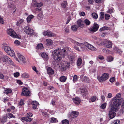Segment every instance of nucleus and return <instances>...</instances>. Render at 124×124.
I'll use <instances>...</instances> for the list:
<instances>
[{"mask_svg":"<svg viewBox=\"0 0 124 124\" xmlns=\"http://www.w3.org/2000/svg\"><path fill=\"white\" fill-rule=\"evenodd\" d=\"M77 24L81 28L83 26V22L81 19H79L77 21Z\"/></svg>","mask_w":124,"mask_h":124,"instance_id":"nucleus-21","label":"nucleus"},{"mask_svg":"<svg viewBox=\"0 0 124 124\" xmlns=\"http://www.w3.org/2000/svg\"><path fill=\"white\" fill-rule=\"evenodd\" d=\"M19 73L18 72H16L14 74V76L16 78L18 77L19 75Z\"/></svg>","mask_w":124,"mask_h":124,"instance_id":"nucleus-60","label":"nucleus"},{"mask_svg":"<svg viewBox=\"0 0 124 124\" xmlns=\"http://www.w3.org/2000/svg\"><path fill=\"white\" fill-rule=\"evenodd\" d=\"M120 99L113 98L111 102V108L114 109L116 110H118L119 106L120 105Z\"/></svg>","mask_w":124,"mask_h":124,"instance_id":"nucleus-3","label":"nucleus"},{"mask_svg":"<svg viewBox=\"0 0 124 124\" xmlns=\"http://www.w3.org/2000/svg\"><path fill=\"white\" fill-rule=\"evenodd\" d=\"M97 97L95 96H93L91 98V101H89L90 102H93L95 101L97 99Z\"/></svg>","mask_w":124,"mask_h":124,"instance_id":"nucleus-40","label":"nucleus"},{"mask_svg":"<svg viewBox=\"0 0 124 124\" xmlns=\"http://www.w3.org/2000/svg\"><path fill=\"white\" fill-rule=\"evenodd\" d=\"M78 26L77 25H73L71 27V29L74 31H76L78 28Z\"/></svg>","mask_w":124,"mask_h":124,"instance_id":"nucleus-28","label":"nucleus"},{"mask_svg":"<svg viewBox=\"0 0 124 124\" xmlns=\"http://www.w3.org/2000/svg\"><path fill=\"white\" fill-rule=\"evenodd\" d=\"M7 62H8L10 64L13 65V62L12 60L9 57H8V59L7 60Z\"/></svg>","mask_w":124,"mask_h":124,"instance_id":"nucleus-47","label":"nucleus"},{"mask_svg":"<svg viewBox=\"0 0 124 124\" xmlns=\"http://www.w3.org/2000/svg\"><path fill=\"white\" fill-rule=\"evenodd\" d=\"M83 81L85 82H88L89 81V78L86 77H84L82 79Z\"/></svg>","mask_w":124,"mask_h":124,"instance_id":"nucleus-37","label":"nucleus"},{"mask_svg":"<svg viewBox=\"0 0 124 124\" xmlns=\"http://www.w3.org/2000/svg\"><path fill=\"white\" fill-rule=\"evenodd\" d=\"M47 73L49 74L52 75L54 73V72L53 69L50 67H48L47 69Z\"/></svg>","mask_w":124,"mask_h":124,"instance_id":"nucleus-17","label":"nucleus"},{"mask_svg":"<svg viewBox=\"0 0 124 124\" xmlns=\"http://www.w3.org/2000/svg\"><path fill=\"white\" fill-rule=\"evenodd\" d=\"M99 27V25L97 24L96 23H94V24L93 27L95 30L96 29V31L98 30Z\"/></svg>","mask_w":124,"mask_h":124,"instance_id":"nucleus-38","label":"nucleus"},{"mask_svg":"<svg viewBox=\"0 0 124 124\" xmlns=\"http://www.w3.org/2000/svg\"><path fill=\"white\" fill-rule=\"evenodd\" d=\"M80 92L83 95H86L87 93V90L85 89H80Z\"/></svg>","mask_w":124,"mask_h":124,"instance_id":"nucleus-22","label":"nucleus"},{"mask_svg":"<svg viewBox=\"0 0 124 124\" xmlns=\"http://www.w3.org/2000/svg\"><path fill=\"white\" fill-rule=\"evenodd\" d=\"M82 62V59L80 58H79L77 62V65L78 66H80Z\"/></svg>","mask_w":124,"mask_h":124,"instance_id":"nucleus-27","label":"nucleus"},{"mask_svg":"<svg viewBox=\"0 0 124 124\" xmlns=\"http://www.w3.org/2000/svg\"><path fill=\"white\" fill-rule=\"evenodd\" d=\"M120 121L118 120H116L112 122L111 124H119Z\"/></svg>","mask_w":124,"mask_h":124,"instance_id":"nucleus-48","label":"nucleus"},{"mask_svg":"<svg viewBox=\"0 0 124 124\" xmlns=\"http://www.w3.org/2000/svg\"><path fill=\"white\" fill-rule=\"evenodd\" d=\"M32 69L37 74H38V71L36 70V68L35 67H32Z\"/></svg>","mask_w":124,"mask_h":124,"instance_id":"nucleus-62","label":"nucleus"},{"mask_svg":"<svg viewBox=\"0 0 124 124\" xmlns=\"http://www.w3.org/2000/svg\"><path fill=\"white\" fill-rule=\"evenodd\" d=\"M41 13L39 14L37 16V18L40 20L43 17V16L42 13Z\"/></svg>","mask_w":124,"mask_h":124,"instance_id":"nucleus-42","label":"nucleus"},{"mask_svg":"<svg viewBox=\"0 0 124 124\" xmlns=\"http://www.w3.org/2000/svg\"><path fill=\"white\" fill-rule=\"evenodd\" d=\"M84 23L87 25H89L90 24L91 22L88 19H86L84 20Z\"/></svg>","mask_w":124,"mask_h":124,"instance_id":"nucleus-46","label":"nucleus"},{"mask_svg":"<svg viewBox=\"0 0 124 124\" xmlns=\"http://www.w3.org/2000/svg\"><path fill=\"white\" fill-rule=\"evenodd\" d=\"M12 91L11 89L9 88H7L6 90L4 91V93L6 94H8L9 93H11Z\"/></svg>","mask_w":124,"mask_h":124,"instance_id":"nucleus-19","label":"nucleus"},{"mask_svg":"<svg viewBox=\"0 0 124 124\" xmlns=\"http://www.w3.org/2000/svg\"><path fill=\"white\" fill-rule=\"evenodd\" d=\"M50 31L47 30L44 32L43 33V35L45 36H47L49 37Z\"/></svg>","mask_w":124,"mask_h":124,"instance_id":"nucleus-34","label":"nucleus"},{"mask_svg":"<svg viewBox=\"0 0 124 124\" xmlns=\"http://www.w3.org/2000/svg\"><path fill=\"white\" fill-rule=\"evenodd\" d=\"M79 115V113L76 111H73L71 113L70 115L69 116L70 118H73L78 116Z\"/></svg>","mask_w":124,"mask_h":124,"instance_id":"nucleus-14","label":"nucleus"},{"mask_svg":"<svg viewBox=\"0 0 124 124\" xmlns=\"http://www.w3.org/2000/svg\"><path fill=\"white\" fill-rule=\"evenodd\" d=\"M95 2L97 3H100L104 2V0H94Z\"/></svg>","mask_w":124,"mask_h":124,"instance_id":"nucleus-53","label":"nucleus"},{"mask_svg":"<svg viewBox=\"0 0 124 124\" xmlns=\"http://www.w3.org/2000/svg\"><path fill=\"white\" fill-rule=\"evenodd\" d=\"M56 35L54 33H52L51 31L50 33V35L49 37H54L56 36Z\"/></svg>","mask_w":124,"mask_h":124,"instance_id":"nucleus-58","label":"nucleus"},{"mask_svg":"<svg viewBox=\"0 0 124 124\" xmlns=\"http://www.w3.org/2000/svg\"><path fill=\"white\" fill-rule=\"evenodd\" d=\"M46 41L48 45H51L53 43V41L50 39H46Z\"/></svg>","mask_w":124,"mask_h":124,"instance_id":"nucleus-26","label":"nucleus"},{"mask_svg":"<svg viewBox=\"0 0 124 124\" xmlns=\"http://www.w3.org/2000/svg\"><path fill=\"white\" fill-rule=\"evenodd\" d=\"M70 63H65L61 65V69L62 71H64L66 69L69 68L70 66Z\"/></svg>","mask_w":124,"mask_h":124,"instance_id":"nucleus-13","label":"nucleus"},{"mask_svg":"<svg viewBox=\"0 0 124 124\" xmlns=\"http://www.w3.org/2000/svg\"><path fill=\"white\" fill-rule=\"evenodd\" d=\"M43 5V3L41 2L37 3L35 2L33 3V6L34 7H41Z\"/></svg>","mask_w":124,"mask_h":124,"instance_id":"nucleus-20","label":"nucleus"},{"mask_svg":"<svg viewBox=\"0 0 124 124\" xmlns=\"http://www.w3.org/2000/svg\"><path fill=\"white\" fill-rule=\"evenodd\" d=\"M30 91L27 88L24 87L23 88L22 95L23 96H30Z\"/></svg>","mask_w":124,"mask_h":124,"instance_id":"nucleus-10","label":"nucleus"},{"mask_svg":"<svg viewBox=\"0 0 124 124\" xmlns=\"http://www.w3.org/2000/svg\"><path fill=\"white\" fill-rule=\"evenodd\" d=\"M96 29L95 30V29H94V28L93 27L92 28H90L89 30L91 32H94L96 31Z\"/></svg>","mask_w":124,"mask_h":124,"instance_id":"nucleus-61","label":"nucleus"},{"mask_svg":"<svg viewBox=\"0 0 124 124\" xmlns=\"http://www.w3.org/2000/svg\"><path fill=\"white\" fill-rule=\"evenodd\" d=\"M67 5V1L63 2L61 4L62 7L63 8H65Z\"/></svg>","mask_w":124,"mask_h":124,"instance_id":"nucleus-32","label":"nucleus"},{"mask_svg":"<svg viewBox=\"0 0 124 124\" xmlns=\"http://www.w3.org/2000/svg\"><path fill=\"white\" fill-rule=\"evenodd\" d=\"M117 111L118 110H116L114 109L111 108L108 113L109 117L111 119L114 118L115 116L116 115L115 112Z\"/></svg>","mask_w":124,"mask_h":124,"instance_id":"nucleus-6","label":"nucleus"},{"mask_svg":"<svg viewBox=\"0 0 124 124\" xmlns=\"http://www.w3.org/2000/svg\"><path fill=\"white\" fill-rule=\"evenodd\" d=\"M108 28L106 26H104L100 28L99 31H102L105 30H107Z\"/></svg>","mask_w":124,"mask_h":124,"instance_id":"nucleus-55","label":"nucleus"},{"mask_svg":"<svg viewBox=\"0 0 124 124\" xmlns=\"http://www.w3.org/2000/svg\"><path fill=\"white\" fill-rule=\"evenodd\" d=\"M7 116H9L10 118L13 117L14 118H15L16 117L15 116H13L12 114L10 113H9L8 114Z\"/></svg>","mask_w":124,"mask_h":124,"instance_id":"nucleus-57","label":"nucleus"},{"mask_svg":"<svg viewBox=\"0 0 124 124\" xmlns=\"http://www.w3.org/2000/svg\"><path fill=\"white\" fill-rule=\"evenodd\" d=\"M110 16V15L108 14H106L105 15V19L106 20H108Z\"/></svg>","mask_w":124,"mask_h":124,"instance_id":"nucleus-56","label":"nucleus"},{"mask_svg":"<svg viewBox=\"0 0 124 124\" xmlns=\"http://www.w3.org/2000/svg\"><path fill=\"white\" fill-rule=\"evenodd\" d=\"M106 104H107L106 103L102 104L100 106L101 108L102 109L105 108L106 106Z\"/></svg>","mask_w":124,"mask_h":124,"instance_id":"nucleus-54","label":"nucleus"},{"mask_svg":"<svg viewBox=\"0 0 124 124\" xmlns=\"http://www.w3.org/2000/svg\"><path fill=\"white\" fill-rule=\"evenodd\" d=\"M66 80V78L64 76H62L60 78V81L62 82H65Z\"/></svg>","mask_w":124,"mask_h":124,"instance_id":"nucleus-33","label":"nucleus"},{"mask_svg":"<svg viewBox=\"0 0 124 124\" xmlns=\"http://www.w3.org/2000/svg\"><path fill=\"white\" fill-rule=\"evenodd\" d=\"M36 11L39 12L40 13H42V11L41 9L40 8H36Z\"/></svg>","mask_w":124,"mask_h":124,"instance_id":"nucleus-59","label":"nucleus"},{"mask_svg":"<svg viewBox=\"0 0 124 124\" xmlns=\"http://www.w3.org/2000/svg\"><path fill=\"white\" fill-rule=\"evenodd\" d=\"M99 27V25L97 24L96 23H94V24L93 27L95 30L96 29V31L98 30Z\"/></svg>","mask_w":124,"mask_h":124,"instance_id":"nucleus-39","label":"nucleus"},{"mask_svg":"<svg viewBox=\"0 0 124 124\" xmlns=\"http://www.w3.org/2000/svg\"><path fill=\"white\" fill-rule=\"evenodd\" d=\"M31 28L28 26L25 27L23 28L24 31L27 34L28 33V31Z\"/></svg>","mask_w":124,"mask_h":124,"instance_id":"nucleus-30","label":"nucleus"},{"mask_svg":"<svg viewBox=\"0 0 124 124\" xmlns=\"http://www.w3.org/2000/svg\"><path fill=\"white\" fill-rule=\"evenodd\" d=\"M22 76L23 77L25 78H28L29 76L28 73H23L22 75Z\"/></svg>","mask_w":124,"mask_h":124,"instance_id":"nucleus-43","label":"nucleus"},{"mask_svg":"<svg viewBox=\"0 0 124 124\" xmlns=\"http://www.w3.org/2000/svg\"><path fill=\"white\" fill-rule=\"evenodd\" d=\"M63 54V56L65 57L66 56L68 53L72 51V49L69 47H66L62 49Z\"/></svg>","mask_w":124,"mask_h":124,"instance_id":"nucleus-11","label":"nucleus"},{"mask_svg":"<svg viewBox=\"0 0 124 124\" xmlns=\"http://www.w3.org/2000/svg\"><path fill=\"white\" fill-rule=\"evenodd\" d=\"M65 31L66 33H68L69 31V28L68 27H67L65 29Z\"/></svg>","mask_w":124,"mask_h":124,"instance_id":"nucleus-64","label":"nucleus"},{"mask_svg":"<svg viewBox=\"0 0 124 124\" xmlns=\"http://www.w3.org/2000/svg\"><path fill=\"white\" fill-rule=\"evenodd\" d=\"M96 42L97 44L100 46H101L104 43L103 42V41H101V40L100 39H97Z\"/></svg>","mask_w":124,"mask_h":124,"instance_id":"nucleus-23","label":"nucleus"},{"mask_svg":"<svg viewBox=\"0 0 124 124\" xmlns=\"http://www.w3.org/2000/svg\"><path fill=\"white\" fill-rule=\"evenodd\" d=\"M74 56L73 55H70L69 56L68 58L71 62H72L74 60Z\"/></svg>","mask_w":124,"mask_h":124,"instance_id":"nucleus-35","label":"nucleus"},{"mask_svg":"<svg viewBox=\"0 0 124 124\" xmlns=\"http://www.w3.org/2000/svg\"><path fill=\"white\" fill-rule=\"evenodd\" d=\"M108 77V73H104L101 77L98 76L97 78L100 82H102L107 79Z\"/></svg>","mask_w":124,"mask_h":124,"instance_id":"nucleus-5","label":"nucleus"},{"mask_svg":"<svg viewBox=\"0 0 124 124\" xmlns=\"http://www.w3.org/2000/svg\"><path fill=\"white\" fill-rule=\"evenodd\" d=\"M28 31L27 34L30 35H32L34 34V31L32 29H30Z\"/></svg>","mask_w":124,"mask_h":124,"instance_id":"nucleus-31","label":"nucleus"},{"mask_svg":"<svg viewBox=\"0 0 124 124\" xmlns=\"http://www.w3.org/2000/svg\"><path fill=\"white\" fill-rule=\"evenodd\" d=\"M103 44L105 47L108 48H111L112 47V43L110 41L105 39L103 40Z\"/></svg>","mask_w":124,"mask_h":124,"instance_id":"nucleus-8","label":"nucleus"},{"mask_svg":"<svg viewBox=\"0 0 124 124\" xmlns=\"http://www.w3.org/2000/svg\"><path fill=\"white\" fill-rule=\"evenodd\" d=\"M8 57L7 56H5L2 57L1 58L2 61L4 62H7L8 59Z\"/></svg>","mask_w":124,"mask_h":124,"instance_id":"nucleus-29","label":"nucleus"},{"mask_svg":"<svg viewBox=\"0 0 124 124\" xmlns=\"http://www.w3.org/2000/svg\"><path fill=\"white\" fill-rule=\"evenodd\" d=\"M72 100L76 104H79L81 102L80 99L77 97H75V98H73Z\"/></svg>","mask_w":124,"mask_h":124,"instance_id":"nucleus-16","label":"nucleus"},{"mask_svg":"<svg viewBox=\"0 0 124 124\" xmlns=\"http://www.w3.org/2000/svg\"><path fill=\"white\" fill-rule=\"evenodd\" d=\"M79 15L81 16H83L85 15V13L84 12H82L79 13Z\"/></svg>","mask_w":124,"mask_h":124,"instance_id":"nucleus-63","label":"nucleus"},{"mask_svg":"<svg viewBox=\"0 0 124 124\" xmlns=\"http://www.w3.org/2000/svg\"><path fill=\"white\" fill-rule=\"evenodd\" d=\"M33 109H35L37 108V106L39 105V103L36 101H33L31 102Z\"/></svg>","mask_w":124,"mask_h":124,"instance_id":"nucleus-18","label":"nucleus"},{"mask_svg":"<svg viewBox=\"0 0 124 124\" xmlns=\"http://www.w3.org/2000/svg\"><path fill=\"white\" fill-rule=\"evenodd\" d=\"M34 16L32 15H31L29 16L26 19L27 22L29 23L30 22L31 19L33 18L34 17Z\"/></svg>","mask_w":124,"mask_h":124,"instance_id":"nucleus-25","label":"nucleus"},{"mask_svg":"<svg viewBox=\"0 0 124 124\" xmlns=\"http://www.w3.org/2000/svg\"><path fill=\"white\" fill-rule=\"evenodd\" d=\"M43 45L41 43L38 44L36 47L37 49H42L43 48Z\"/></svg>","mask_w":124,"mask_h":124,"instance_id":"nucleus-36","label":"nucleus"},{"mask_svg":"<svg viewBox=\"0 0 124 124\" xmlns=\"http://www.w3.org/2000/svg\"><path fill=\"white\" fill-rule=\"evenodd\" d=\"M51 122L53 123L57 122V119L55 118H51Z\"/></svg>","mask_w":124,"mask_h":124,"instance_id":"nucleus-51","label":"nucleus"},{"mask_svg":"<svg viewBox=\"0 0 124 124\" xmlns=\"http://www.w3.org/2000/svg\"><path fill=\"white\" fill-rule=\"evenodd\" d=\"M85 46L87 47L90 50L93 51H94L96 50V48L94 47L92 45L90 44L87 42H85L84 43Z\"/></svg>","mask_w":124,"mask_h":124,"instance_id":"nucleus-12","label":"nucleus"},{"mask_svg":"<svg viewBox=\"0 0 124 124\" xmlns=\"http://www.w3.org/2000/svg\"><path fill=\"white\" fill-rule=\"evenodd\" d=\"M41 56L44 59L47 60L48 59L47 54L45 53H42Z\"/></svg>","mask_w":124,"mask_h":124,"instance_id":"nucleus-24","label":"nucleus"},{"mask_svg":"<svg viewBox=\"0 0 124 124\" xmlns=\"http://www.w3.org/2000/svg\"><path fill=\"white\" fill-rule=\"evenodd\" d=\"M113 58L112 56H109L107 57V60L108 62H110L113 60Z\"/></svg>","mask_w":124,"mask_h":124,"instance_id":"nucleus-44","label":"nucleus"},{"mask_svg":"<svg viewBox=\"0 0 124 124\" xmlns=\"http://www.w3.org/2000/svg\"><path fill=\"white\" fill-rule=\"evenodd\" d=\"M7 32L9 35L12 38L20 39V37L17 34L16 32L11 29H8Z\"/></svg>","mask_w":124,"mask_h":124,"instance_id":"nucleus-4","label":"nucleus"},{"mask_svg":"<svg viewBox=\"0 0 124 124\" xmlns=\"http://www.w3.org/2000/svg\"><path fill=\"white\" fill-rule=\"evenodd\" d=\"M24 21V20L23 19H20L19 21L17 22L16 24L17 26H19Z\"/></svg>","mask_w":124,"mask_h":124,"instance_id":"nucleus-49","label":"nucleus"},{"mask_svg":"<svg viewBox=\"0 0 124 124\" xmlns=\"http://www.w3.org/2000/svg\"><path fill=\"white\" fill-rule=\"evenodd\" d=\"M121 96V95L119 93H118L116 94L115 97L114 98L115 99H120L119 98Z\"/></svg>","mask_w":124,"mask_h":124,"instance_id":"nucleus-50","label":"nucleus"},{"mask_svg":"<svg viewBox=\"0 0 124 124\" xmlns=\"http://www.w3.org/2000/svg\"><path fill=\"white\" fill-rule=\"evenodd\" d=\"M18 59H17L16 60L20 64H22L26 62V60L23 56L20 54H18Z\"/></svg>","mask_w":124,"mask_h":124,"instance_id":"nucleus-7","label":"nucleus"},{"mask_svg":"<svg viewBox=\"0 0 124 124\" xmlns=\"http://www.w3.org/2000/svg\"><path fill=\"white\" fill-rule=\"evenodd\" d=\"M78 79L77 76L76 75H75L73 77V81L74 82H75L77 81Z\"/></svg>","mask_w":124,"mask_h":124,"instance_id":"nucleus-45","label":"nucleus"},{"mask_svg":"<svg viewBox=\"0 0 124 124\" xmlns=\"http://www.w3.org/2000/svg\"><path fill=\"white\" fill-rule=\"evenodd\" d=\"M2 49L10 56H13L15 55V52L7 44L5 43L2 44Z\"/></svg>","mask_w":124,"mask_h":124,"instance_id":"nucleus-2","label":"nucleus"},{"mask_svg":"<svg viewBox=\"0 0 124 124\" xmlns=\"http://www.w3.org/2000/svg\"><path fill=\"white\" fill-rule=\"evenodd\" d=\"M33 114L31 113H28L26 117H22L21 118L22 120L25 121L27 122H30L32 120L29 117H32Z\"/></svg>","mask_w":124,"mask_h":124,"instance_id":"nucleus-9","label":"nucleus"},{"mask_svg":"<svg viewBox=\"0 0 124 124\" xmlns=\"http://www.w3.org/2000/svg\"><path fill=\"white\" fill-rule=\"evenodd\" d=\"M62 122L63 124H69V121L67 119L63 120Z\"/></svg>","mask_w":124,"mask_h":124,"instance_id":"nucleus-52","label":"nucleus"},{"mask_svg":"<svg viewBox=\"0 0 124 124\" xmlns=\"http://www.w3.org/2000/svg\"><path fill=\"white\" fill-rule=\"evenodd\" d=\"M92 16L93 18L94 19H97L98 18L97 14L95 13H93L92 14Z\"/></svg>","mask_w":124,"mask_h":124,"instance_id":"nucleus-41","label":"nucleus"},{"mask_svg":"<svg viewBox=\"0 0 124 124\" xmlns=\"http://www.w3.org/2000/svg\"><path fill=\"white\" fill-rule=\"evenodd\" d=\"M70 40L72 43H74V44L79 46L83 50V48L84 47V45L83 44L79 43L78 42L75 41L72 39H70Z\"/></svg>","mask_w":124,"mask_h":124,"instance_id":"nucleus-15","label":"nucleus"},{"mask_svg":"<svg viewBox=\"0 0 124 124\" xmlns=\"http://www.w3.org/2000/svg\"><path fill=\"white\" fill-rule=\"evenodd\" d=\"M52 55L53 58L56 61L61 60L62 57H65L63 56L62 50L60 48L54 50L52 52Z\"/></svg>","mask_w":124,"mask_h":124,"instance_id":"nucleus-1","label":"nucleus"}]
</instances>
